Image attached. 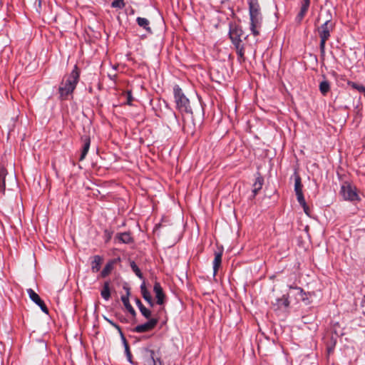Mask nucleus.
Returning <instances> with one entry per match:
<instances>
[{
	"label": "nucleus",
	"instance_id": "45",
	"mask_svg": "<svg viewBox=\"0 0 365 365\" xmlns=\"http://www.w3.org/2000/svg\"><path fill=\"white\" fill-rule=\"evenodd\" d=\"M125 319L121 318L120 322H124Z\"/></svg>",
	"mask_w": 365,
	"mask_h": 365
},
{
	"label": "nucleus",
	"instance_id": "35",
	"mask_svg": "<svg viewBox=\"0 0 365 365\" xmlns=\"http://www.w3.org/2000/svg\"><path fill=\"white\" fill-rule=\"evenodd\" d=\"M113 232L110 230L106 229L103 232L104 237H105V242H108L113 235Z\"/></svg>",
	"mask_w": 365,
	"mask_h": 365
},
{
	"label": "nucleus",
	"instance_id": "40",
	"mask_svg": "<svg viewBox=\"0 0 365 365\" xmlns=\"http://www.w3.org/2000/svg\"><path fill=\"white\" fill-rule=\"evenodd\" d=\"M135 304L138 306L139 310L145 307L138 298L135 299Z\"/></svg>",
	"mask_w": 365,
	"mask_h": 365
},
{
	"label": "nucleus",
	"instance_id": "38",
	"mask_svg": "<svg viewBox=\"0 0 365 365\" xmlns=\"http://www.w3.org/2000/svg\"><path fill=\"white\" fill-rule=\"evenodd\" d=\"M113 327H115L118 331V332L121 336L122 341H125L126 339L124 336V334L121 330V328L117 324H115Z\"/></svg>",
	"mask_w": 365,
	"mask_h": 365
},
{
	"label": "nucleus",
	"instance_id": "9",
	"mask_svg": "<svg viewBox=\"0 0 365 365\" xmlns=\"http://www.w3.org/2000/svg\"><path fill=\"white\" fill-rule=\"evenodd\" d=\"M145 351L146 353L145 361L146 365H157L158 362L159 363V365H163L160 357L155 356V354L153 350L145 349Z\"/></svg>",
	"mask_w": 365,
	"mask_h": 365
},
{
	"label": "nucleus",
	"instance_id": "34",
	"mask_svg": "<svg viewBox=\"0 0 365 365\" xmlns=\"http://www.w3.org/2000/svg\"><path fill=\"white\" fill-rule=\"evenodd\" d=\"M140 312L145 319H151V311L150 309H147L145 307L140 309Z\"/></svg>",
	"mask_w": 365,
	"mask_h": 365
},
{
	"label": "nucleus",
	"instance_id": "11",
	"mask_svg": "<svg viewBox=\"0 0 365 365\" xmlns=\"http://www.w3.org/2000/svg\"><path fill=\"white\" fill-rule=\"evenodd\" d=\"M123 289L126 291V294L121 297V301L123 303L125 309L128 312L133 316L135 317L136 312L133 307L131 306L129 302V296H130V288L127 286H124Z\"/></svg>",
	"mask_w": 365,
	"mask_h": 365
},
{
	"label": "nucleus",
	"instance_id": "39",
	"mask_svg": "<svg viewBox=\"0 0 365 365\" xmlns=\"http://www.w3.org/2000/svg\"><path fill=\"white\" fill-rule=\"evenodd\" d=\"M113 327H115L118 331V332L121 336L122 341H125L126 339L124 336V334L121 330V328L117 324H115Z\"/></svg>",
	"mask_w": 365,
	"mask_h": 365
},
{
	"label": "nucleus",
	"instance_id": "25",
	"mask_svg": "<svg viewBox=\"0 0 365 365\" xmlns=\"http://www.w3.org/2000/svg\"><path fill=\"white\" fill-rule=\"evenodd\" d=\"M324 78V79L320 82L319 88L321 93L324 96H325L329 92L331 86H330L329 81L328 80H327L325 78Z\"/></svg>",
	"mask_w": 365,
	"mask_h": 365
},
{
	"label": "nucleus",
	"instance_id": "44",
	"mask_svg": "<svg viewBox=\"0 0 365 365\" xmlns=\"http://www.w3.org/2000/svg\"><path fill=\"white\" fill-rule=\"evenodd\" d=\"M125 319L121 318L120 322H124Z\"/></svg>",
	"mask_w": 365,
	"mask_h": 365
},
{
	"label": "nucleus",
	"instance_id": "36",
	"mask_svg": "<svg viewBox=\"0 0 365 365\" xmlns=\"http://www.w3.org/2000/svg\"><path fill=\"white\" fill-rule=\"evenodd\" d=\"M331 346H327V351H328L329 353H331V352L333 351L334 348V346L336 345V339H334L333 336H331Z\"/></svg>",
	"mask_w": 365,
	"mask_h": 365
},
{
	"label": "nucleus",
	"instance_id": "8",
	"mask_svg": "<svg viewBox=\"0 0 365 365\" xmlns=\"http://www.w3.org/2000/svg\"><path fill=\"white\" fill-rule=\"evenodd\" d=\"M27 293L30 297V299L36 304L46 314L48 313V309L45 304L44 302L40 298L39 295L36 294L32 289L29 288L27 289Z\"/></svg>",
	"mask_w": 365,
	"mask_h": 365
},
{
	"label": "nucleus",
	"instance_id": "43",
	"mask_svg": "<svg viewBox=\"0 0 365 365\" xmlns=\"http://www.w3.org/2000/svg\"><path fill=\"white\" fill-rule=\"evenodd\" d=\"M36 1L38 2V6L39 9L41 8V0H36Z\"/></svg>",
	"mask_w": 365,
	"mask_h": 365
},
{
	"label": "nucleus",
	"instance_id": "30",
	"mask_svg": "<svg viewBox=\"0 0 365 365\" xmlns=\"http://www.w3.org/2000/svg\"><path fill=\"white\" fill-rule=\"evenodd\" d=\"M297 201L299 203V205L303 207L304 213L307 215L310 216V210L305 201L304 197H302V200H300L299 198L297 199Z\"/></svg>",
	"mask_w": 365,
	"mask_h": 365
},
{
	"label": "nucleus",
	"instance_id": "13",
	"mask_svg": "<svg viewBox=\"0 0 365 365\" xmlns=\"http://www.w3.org/2000/svg\"><path fill=\"white\" fill-rule=\"evenodd\" d=\"M153 291L155 294L156 303L159 305L163 304L165 296L160 282H155L153 286Z\"/></svg>",
	"mask_w": 365,
	"mask_h": 365
},
{
	"label": "nucleus",
	"instance_id": "31",
	"mask_svg": "<svg viewBox=\"0 0 365 365\" xmlns=\"http://www.w3.org/2000/svg\"><path fill=\"white\" fill-rule=\"evenodd\" d=\"M130 267L133 270V272L140 278V279H143V274L140 271V269H139V267H138V265L135 264V262L132 261L130 262Z\"/></svg>",
	"mask_w": 365,
	"mask_h": 365
},
{
	"label": "nucleus",
	"instance_id": "14",
	"mask_svg": "<svg viewBox=\"0 0 365 365\" xmlns=\"http://www.w3.org/2000/svg\"><path fill=\"white\" fill-rule=\"evenodd\" d=\"M310 6V0H302L300 11L298 13L296 20L300 23L307 14Z\"/></svg>",
	"mask_w": 365,
	"mask_h": 365
},
{
	"label": "nucleus",
	"instance_id": "12",
	"mask_svg": "<svg viewBox=\"0 0 365 365\" xmlns=\"http://www.w3.org/2000/svg\"><path fill=\"white\" fill-rule=\"evenodd\" d=\"M289 294H283L281 298H277L275 302L272 303L276 310L287 309L289 306Z\"/></svg>",
	"mask_w": 365,
	"mask_h": 365
},
{
	"label": "nucleus",
	"instance_id": "2",
	"mask_svg": "<svg viewBox=\"0 0 365 365\" xmlns=\"http://www.w3.org/2000/svg\"><path fill=\"white\" fill-rule=\"evenodd\" d=\"M249 12L250 17V30L255 36L260 34L259 29L262 26V15L258 0H248Z\"/></svg>",
	"mask_w": 365,
	"mask_h": 365
},
{
	"label": "nucleus",
	"instance_id": "32",
	"mask_svg": "<svg viewBox=\"0 0 365 365\" xmlns=\"http://www.w3.org/2000/svg\"><path fill=\"white\" fill-rule=\"evenodd\" d=\"M125 6L124 0H113L111 3V7L115 9H123Z\"/></svg>",
	"mask_w": 365,
	"mask_h": 365
},
{
	"label": "nucleus",
	"instance_id": "19",
	"mask_svg": "<svg viewBox=\"0 0 365 365\" xmlns=\"http://www.w3.org/2000/svg\"><path fill=\"white\" fill-rule=\"evenodd\" d=\"M115 240L124 244H130L133 242V238L129 232L118 233L115 236Z\"/></svg>",
	"mask_w": 365,
	"mask_h": 365
},
{
	"label": "nucleus",
	"instance_id": "23",
	"mask_svg": "<svg viewBox=\"0 0 365 365\" xmlns=\"http://www.w3.org/2000/svg\"><path fill=\"white\" fill-rule=\"evenodd\" d=\"M237 54V60L240 63H242L245 61V47L242 43H238L234 45Z\"/></svg>",
	"mask_w": 365,
	"mask_h": 365
},
{
	"label": "nucleus",
	"instance_id": "28",
	"mask_svg": "<svg viewBox=\"0 0 365 365\" xmlns=\"http://www.w3.org/2000/svg\"><path fill=\"white\" fill-rule=\"evenodd\" d=\"M140 292L143 299L147 301L152 298L150 292L147 289L145 282L140 285Z\"/></svg>",
	"mask_w": 365,
	"mask_h": 365
},
{
	"label": "nucleus",
	"instance_id": "41",
	"mask_svg": "<svg viewBox=\"0 0 365 365\" xmlns=\"http://www.w3.org/2000/svg\"><path fill=\"white\" fill-rule=\"evenodd\" d=\"M146 302L148 303V304L150 305V307H153L154 306V302H153V298H151V299H150L147 300Z\"/></svg>",
	"mask_w": 365,
	"mask_h": 365
},
{
	"label": "nucleus",
	"instance_id": "3",
	"mask_svg": "<svg viewBox=\"0 0 365 365\" xmlns=\"http://www.w3.org/2000/svg\"><path fill=\"white\" fill-rule=\"evenodd\" d=\"M173 94L177 109L182 113L192 114L189 99L178 85L173 87Z\"/></svg>",
	"mask_w": 365,
	"mask_h": 365
},
{
	"label": "nucleus",
	"instance_id": "20",
	"mask_svg": "<svg viewBox=\"0 0 365 365\" xmlns=\"http://www.w3.org/2000/svg\"><path fill=\"white\" fill-rule=\"evenodd\" d=\"M7 170L3 166L0 165V194L4 195L6 183L5 179L7 175Z\"/></svg>",
	"mask_w": 365,
	"mask_h": 365
},
{
	"label": "nucleus",
	"instance_id": "18",
	"mask_svg": "<svg viewBox=\"0 0 365 365\" xmlns=\"http://www.w3.org/2000/svg\"><path fill=\"white\" fill-rule=\"evenodd\" d=\"M119 259H118V260H119ZM116 262H117L116 259L109 260L107 262V264H106V266L104 267V268L103 269V270L101 271V274H100L101 277L105 278L107 276H108L110 274V272H112V270L113 269L114 264L116 263Z\"/></svg>",
	"mask_w": 365,
	"mask_h": 365
},
{
	"label": "nucleus",
	"instance_id": "10",
	"mask_svg": "<svg viewBox=\"0 0 365 365\" xmlns=\"http://www.w3.org/2000/svg\"><path fill=\"white\" fill-rule=\"evenodd\" d=\"M294 192L297 196V199L302 200V197H304L303 192H302V187L303 185L302 183V178L297 171H294Z\"/></svg>",
	"mask_w": 365,
	"mask_h": 365
},
{
	"label": "nucleus",
	"instance_id": "27",
	"mask_svg": "<svg viewBox=\"0 0 365 365\" xmlns=\"http://www.w3.org/2000/svg\"><path fill=\"white\" fill-rule=\"evenodd\" d=\"M123 345H124V348H125V355H126V357H127V360L130 363V364H134V362L133 361V356H132V354L130 352V346H129V344L127 341V340L125 339V341H123Z\"/></svg>",
	"mask_w": 365,
	"mask_h": 365
},
{
	"label": "nucleus",
	"instance_id": "6",
	"mask_svg": "<svg viewBox=\"0 0 365 365\" xmlns=\"http://www.w3.org/2000/svg\"><path fill=\"white\" fill-rule=\"evenodd\" d=\"M244 31L242 27L236 24H230L229 36L233 45L242 43Z\"/></svg>",
	"mask_w": 365,
	"mask_h": 365
},
{
	"label": "nucleus",
	"instance_id": "26",
	"mask_svg": "<svg viewBox=\"0 0 365 365\" xmlns=\"http://www.w3.org/2000/svg\"><path fill=\"white\" fill-rule=\"evenodd\" d=\"M101 297L106 299L108 300L110 297V282H105L103 284V289L101 292Z\"/></svg>",
	"mask_w": 365,
	"mask_h": 365
},
{
	"label": "nucleus",
	"instance_id": "24",
	"mask_svg": "<svg viewBox=\"0 0 365 365\" xmlns=\"http://www.w3.org/2000/svg\"><path fill=\"white\" fill-rule=\"evenodd\" d=\"M136 21L139 26L144 29L148 33L152 34V29L149 26L150 22L147 19L143 17H138L136 19Z\"/></svg>",
	"mask_w": 365,
	"mask_h": 365
},
{
	"label": "nucleus",
	"instance_id": "4",
	"mask_svg": "<svg viewBox=\"0 0 365 365\" xmlns=\"http://www.w3.org/2000/svg\"><path fill=\"white\" fill-rule=\"evenodd\" d=\"M327 14L331 17L330 11H327ZM334 28V24L331 21V18L327 19L318 29V33L320 38L319 48L320 52L323 55L325 53V45L327 41L330 37V33Z\"/></svg>",
	"mask_w": 365,
	"mask_h": 365
},
{
	"label": "nucleus",
	"instance_id": "22",
	"mask_svg": "<svg viewBox=\"0 0 365 365\" xmlns=\"http://www.w3.org/2000/svg\"><path fill=\"white\" fill-rule=\"evenodd\" d=\"M290 289H294L298 291V295L299 296V299L305 303V304H309L310 303L309 300V296L310 295L309 292H305L304 289L299 287H293L289 286Z\"/></svg>",
	"mask_w": 365,
	"mask_h": 365
},
{
	"label": "nucleus",
	"instance_id": "37",
	"mask_svg": "<svg viewBox=\"0 0 365 365\" xmlns=\"http://www.w3.org/2000/svg\"><path fill=\"white\" fill-rule=\"evenodd\" d=\"M133 100V98L132 96L131 91H128L127 92V104L129 106H131Z\"/></svg>",
	"mask_w": 365,
	"mask_h": 365
},
{
	"label": "nucleus",
	"instance_id": "7",
	"mask_svg": "<svg viewBox=\"0 0 365 365\" xmlns=\"http://www.w3.org/2000/svg\"><path fill=\"white\" fill-rule=\"evenodd\" d=\"M158 318H151L143 324H139L133 328V331L135 333H144L152 331L158 324Z\"/></svg>",
	"mask_w": 365,
	"mask_h": 365
},
{
	"label": "nucleus",
	"instance_id": "15",
	"mask_svg": "<svg viewBox=\"0 0 365 365\" xmlns=\"http://www.w3.org/2000/svg\"><path fill=\"white\" fill-rule=\"evenodd\" d=\"M81 141L83 142V148H82V150H81V154L79 158L80 161H82L85 159V158L89 150L90 145H91V138L88 135H85L81 137Z\"/></svg>",
	"mask_w": 365,
	"mask_h": 365
},
{
	"label": "nucleus",
	"instance_id": "42",
	"mask_svg": "<svg viewBox=\"0 0 365 365\" xmlns=\"http://www.w3.org/2000/svg\"><path fill=\"white\" fill-rule=\"evenodd\" d=\"M104 318L110 325H112L113 327L115 326V323L113 322L112 320H110V319H108L106 317H104Z\"/></svg>",
	"mask_w": 365,
	"mask_h": 365
},
{
	"label": "nucleus",
	"instance_id": "21",
	"mask_svg": "<svg viewBox=\"0 0 365 365\" xmlns=\"http://www.w3.org/2000/svg\"><path fill=\"white\" fill-rule=\"evenodd\" d=\"M222 251L215 252V258L213 260V272L214 276L216 275L219 268L221 266L222 263Z\"/></svg>",
	"mask_w": 365,
	"mask_h": 365
},
{
	"label": "nucleus",
	"instance_id": "5",
	"mask_svg": "<svg viewBox=\"0 0 365 365\" xmlns=\"http://www.w3.org/2000/svg\"><path fill=\"white\" fill-rule=\"evenodd\" d=\"M339 194L343 199L351 202H359L361 198L357 192V188L348 181H345L341 186Z\"/></svg>",
	"mask_w": 365,
	"mask_h": 365
},
{
	"label": "nucleus",
	"instance_id": "16",
	"mask_svg": "<svg viewBox=\"0 0 365 365\" xmlns=\"http://www.w3.org/2000/svg\"><path fill=\"white\" fill-rule=\"evenodd\" d=\"M264 185V178L262 176V175L259 173H257V177L255 178V181L253 183V189H252V193H253V197H255L257 194L259 192V191L262 188V186Z\"/></svg>",
	"mask_w": 365,
	"mask_h": 365
},
{
	"label": "nucleus",
	"instance_id": "1",
	"mask_svg": "<svg viewBox=\"0 0 365 365\" xmlns=\"http://www.w3.org/2000/svg\"><path fill=\"white\" fill-rule=\"evenodd\" d=\"M80 69L75 65L71 73L63 77L58 87L59 100L66 101L72 95L80 79Z\"/></svg>",
	"mask_w": 365,
	"mask_h": 365
},
{
	"label": "nucleus",
	"instance_id": "29",
	"mask_svg": "<svg viewBox=\"0 0 365 365\" xmlns=\"http://www.w3.org/2000/svg\"><path fill=\"white\" fill-rule=\"evenodd\" d=\"M297 201L299 203V205L303 207L304 213L307 215L310 216V210L305 201L304 197H302V200H300L299 198L297 199Z\"/></svg>",
	"mask_w": 365,
	"mask_h": 365
},
{
	"label": "nucleus",
	"instance_id": "17",
	"mask_svg": "<svg viewBox=\"0 0 365 365\" xmlns=\"http://www.w3.org/2000/svg\"><path fill=\"white\" fill-rule=\"evenodd\" d=\"M103 257H101L100 255H94L92 257L91 264V271L93 273L98 272L100 270L101 264L103 263Z\"/></svg>",
	"mask_w": 365,
	"mask_h": 365
},
{
	"label": "nucleus",
	"instance_id": "33",
	"mask_svg": "<svg viewBox=\"0 0 365 365\" xmlns=\"http://www.w3.org/2000/svg\"><path fill=\"white\" fill-rule=\"evenodd\" d=\"M348 84L351 86L353 88L357 90L358 91L362 93L365 89V87L363 85L358 84L356 83L349 81Z\"/></svg>",
	"mask_w": 365,
	"mask_h": 365
}]
</instances>
